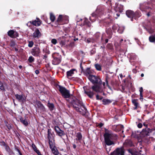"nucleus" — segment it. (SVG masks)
<instances>
[{
    "label": "nucleus",
    "instance_id": "1",
    "mask_svg": "<svg viewBox=\"0 0 155 155\" xmlns=\"http://www.w3.org/2000/svg\"><path fill=\"white\" fill-rule=\"evenodd\" d=\"M88 78L89 81L94 85L91 87L92 91L90 89L87 88L84 92L89 97H92L94 94L93 91H94L97 93H100L104 95L103 90L105 88V83L102 81L99 76L90 75H89Z\"/></svg>",
    "mask_w": 155,
    "mask_h": 155
},
{
    "label": "nucleus",
    "instance_id": "2",
    "mask_svg": "<svg viewBox=\"0 0 155 155\" xmlns=\"http://www.w3.org/2000/svg\"><path fill=\"white\" fill-rule=\"evenodd\" d=\"M65 98L67 101L72 104L74 109L82 115H84L87 113V110L81 101L76 97Z\"/></svg>",
    "mask_w": 155,
    "mask_h": 155
},
{
    "label": "nucleus",
    "instance_id": "3",
    "mask_svg": "<svg viewBox=\"0 0 155 155\" xmlns=\"http://www.w3.org/2000/svg\"><path fill=\"white\" fill-rule=\"evenodd\" d=\"M104 137L105 143L108 146L114 144L113 140H116L118 138L116 134L109 132L105 133L104 135Z\"/></svg>",
    "mask_w": 155,
    "mask_h": 155
},
{
    "label": "nucleus",
    "instance_id": "4",
    "mask_svg": "<svg viewBox=\"0 0 155 155\" xmlns=\"http://www.w3.org/2000/svg\"><path fill=\"white\" fill-rule=\"evenodd\" d=\"M56 87L63 97H71L72 94H70L69 90L67 89L65 87L59 84H57Z\"/></svg>",
    "mask_w": 155,
    "mask_h": 155
},
{
    "label": "nucleus",
    "instance_id": "5",
    "mask_svg": "<svg viewBox=\"0 0 155 155\" xmlns=\"http://www.w3.org/2000/svg\"><path fill=\"white\" fill-rule=\"evenodd\" d=\"M53 59L52 61V64L56 65L59 64L61 62V55L58 53H54L52 54Z\"/></svg>",
    "mask_w": 155,
    "mask_h": 155
},
{
    "label": "nucleus",
    "instance_id": "6",
    "mask_svg": "<svg viewBox=\"0 0 155 155\" xmlns=\"http://www.w3.org/2000/svg\"><path fill=\"white\" fill-rule=\"evenodd\" d=\"M132 83L130 81L125 82L121 86V91L123 92H126L129 91V89L132 87Z\"/></svg>",
    "mask_w": 155,
    "mask_h": 155
},
{
    "label": "nucleus",
    "instance_id": "7",
    "mask_svg": "<svg viewBox=\"0 0 155 155\" xmlns=\"http://www.w3.org/2000/svg\"><path fill=\"white\" fill-rule=\"evenodd\" d=\"M40 52V49L38 46H35L32 48L31 51V54L35 57L39 56Z\"/></svg>",
    "mask_w": 155,
    "mask_h": 155
},
{
    "label": "nucleus",
    "instance_id": "8",
    "mask_svg": "<svg viewBox=\"0 0 155 155\" xmlns=\"http://www.w3.org/2000/svg\"><path fill=\"white\" fill-rule=\"evenodd\" d=\"M32 35V37L33 38L35 39H38L41 38L42 36V34L38 28H35V30Z\"/></svg>",
    "mask_w": 155,
    "mask_h": 155
},
{
    "label": "nucleus",
    "instance_id": "9",
    "mask_svg": "<svg viewBox=\"0 0 155 155\" xmlns=\"http://www.w3.org/2000/svg\"><path fill=\"white\" fill-rule=\"evenodd\" d=\"M140 8L142 11H148V9H151L150 7L148 6V3L144 2L141 3L140 4Z\"/></svg>",
    "mask_w": 155,
    "mask_h": 155
},
{
    "label": "nucleus",
    "instance_id": "10",
    "mask_svg": "<svg viewBox=\"0 0 155 155\" xmlns=\"http://www.w3.org/2000/svg\"><path fill=\"white\" fill-rule=\"evenodd\" d=\"M8 35L12 38H15L19 36V34L17 31L13 30H10L7 32Z\"/></svg>",
    "mask_w": 155,
    "mask_h": 155
},
{
    "label": "nucleus",
    "instance_id": "11",
    "mask_svg": "<svg viewBox=\"0 0 155 155\" xmlns=\"http://www.w3.org/2000/svg\"><path fill=\"white\" fill-rule=\"evenodd\" d=\"M97 12L96 13H93L91 14V17L89 18V19L92 22L96 20V19L97 17H100L102 15V12H100V13L97 14Z\"/></svg>",
    "mask_w": 155,
    "mask_h": 155
},
{
    "label": "nucleus",
    "instance_id": "12",
    "mask_svg": "<svg viewBox=\"0 0 155 155\" xmlns=\"http://www.w3.org/2000/svg\"><path fill=\"white\" fill-rule=\"evenodd\" d=\"M54 129L57 134L59 136L61 137L62 136L65 135V134L64 131L61 130L59 127L55 126Z\"/></svg>",
    "mask_w": 155,
    "mask_h": 155
},
{
    "label": "nucleus",
    "instance_id": "13",
    "mask_svg": "<svg viewBox=\"0 0 155 155\" xmlns=\"http://www.w3.org/2000/svg\"><path fill=\"white\" fill-rule=\"evenodd\" d=\"M100 23L106 27H108L111 23V20L109 18H106L101 20Z\"/></svg>",
    "mask_w": 155,
    "mask_h": 155
},
{
    "label": "nucleus",
    "instance_id": "14",
    "mask_svg": "<svg viewBox=\"0 0 155 155\" xmlns=\"http://www.w3.org/2000/svg\"><path fill=\"white\" fill-rule=\"evenodd\" d=\"M29 23L36 26H39L41 24V21L38 18H36V20H35L32 21H30L28 22V23Z\"/></svg>",
    "mask_w": 155,
    "mask_h": 155
},
{
    "label": "nucleus",
    "instance_id": "15",
    "mask_svg": "<svg viewBox=\"0 0 155 155\" xmlns=\"http://www.w3.org/2000/svg\"><path fill=\"white\" fill-rule=\"evenodd\" d=\"M96 100H102V103L106 105L111 103L112 101L109 100L107 98H103V97H96Z\"/></svg>",
    "mask_w": 155,
    "mask_h": 155
},
{
    "label": "nucleus",
    "instance_id": "16",
    "mask_svg": "<svg viewBox=\"0 0 155 155\" xmlns=\"http://www.w3.org/2000/svg\"><path fill=\"white\" fill-rule=\"evenodd\" d=\"M64 18L62 15H59L57 21L55 22V24L57 25H62L64 24L63 22Z\"/></svg>",
    "mask_w": 155,
    "mask_h": 155
},
{
    "label": "nucleus",
    "instance_id": "17",
    "mask_svg": "<svg viewBox=\"0 0 155 155\" xmlns=\"http://www.w3.org/2000/svg\"><path fill=\"white\" fill-rule=\"evenodd\" d=\"M134 12L130 10H127L126 12V14L129 18H131V20L133 21L134 18Z\"/></svg>",
    "mask_w": 155,
    "mask_h": 155
},
{
    "label": "nucleus",
    "instance_id": "18",
    "mask_svg": "<svg viewBox=\"0 0 155 155\" xmlns=\"http://www.w3.org/2000/svg\"><path fill=\"white\" fill-rule=\"evenodd\" d=\"M93 71L91 69V67H88L84 70L83 73L86 76H88L93 73Z\"/></svg>",
    "mask_w": 155,
    "mask_h": 155
},
{
    "label": "nucleus",
    "instance_id": "19",
    "mask_svg": "<svg viewBox=\"0 0 155 155\" xmlns=\"http://www.w3.org/2000/svg\"><path fill=\"white\" fill-rule=\"evenodd\" d=\"M20 121L25 126H27L28 125V123L26 118H23L21 116L19 117Z\"/></svg>",
    "mask_w": 155,
    "mask_h": 155
},
{
    "label": "nucleus",
    "instance_id": "20",
    "mask_svg": "<svg viewBox=\"0 0 155 155\" xmlns=\"http://www.w3.org/2000/svg\"><path fill=\"white\" fill-rule=\"evenodd\" d=\"M141 16V14L139 10H137L135 12H134V18L136 20Z\"/></svg>",
    "mask_w": 155,
    "mask_h": 155
},
{
    "label": "nucleus",
    "instance_id": "21",
    "mask_svg": "<svg viewBox=\"0 0 155 155\" xmlns=\"http://www.w3.org/2000/svg\"><path fill=\"white\" fill-rule=\"evenodd\" d=\"M152 131V129L147 128L145 129H143L142 130V132L144 134L146 135H148V134L151 133Z\"/></svg>",
    "mask_w": 155,
    "mask_h": 155
},
{
    "label": "nucleus",
    "instance_id": "22",
    "mask_svg": "<svg viewBox=\"0 0 155 155\" xmlns=\"http://www.w3.org/2000/svg\"><path fill=\"white\" fill-rule=\"evenodd\" d=\"M100 35L101 34L100 33L97 32L93 36V37L94 38V39L96 42H97L99 39Z\"/></svg>",
    "mask_w": 155,
    "mask_h": 155
},
{
    "label": "nucleus",
    "instance_id": "23",
    "mask_svg": "<svg viewBox=\"0 0 155 155\" xmlns=\"http://www.w3.org/2000/svg\"><path fill=\"white\" fill-rule=\"evenodd\" d=\"M76 137L77 138H76V140H79V142H81L82 138V136L81 133H78L76 134Z\"/></svg>",
    "mask_w": 155,
    "mask_h": 155
},
{
    "label": "nucleus",
    "instance_id": "24",
    "mask_svg": "<svg viewBox=\"0 0 155 155\" xmlns=\"http://www.w3.org/2000/svg\"><path fill=\"white\" fill-rule=\"evenodd\" d=\"M75 69H73L67 72V76L68 77H71L74 74V71H75Z\"/></svg>",
    "mask_w": 155,
    "mask_h": 155
},
{
    "label": "nucleus",
    "instance_id": "25",
    "mask_svg": "<svg viewBox=\"0 0 155 155\" xmlns=\"http://www.w3.org/2000/svg\"><path fill=\"white\" fill-rule=\"evenodd\" d=\"M84 25H86L88 26L89 27H90L91 26V24L90 22L88 20L87 18H85L84 21L82 26Z\"/></svg>",
    "mask_w": 155,
    "mask_h": 155
},
{
    "label": "nucleus",
    "instance_id": "26",
    "mask_svg": "<svg viewBox=\"0 0 155 155\" xmlns=\"http://www.w3.org/2000/svg\"><path fill=\"white\" fill-rule=\"evenodd\" d=\"M48 106L51 111L53 110L54 109V106L53 104L50 103L49 101L48 102Z\"/></svg>",
    "mask_w": 155,
    "mask_h": 155
},
{
    "label": "nucleus",
    "instance_id": "27",
    "mask_svg": "<svg viewBox=\"0 0 155 155\" xmlns=\"http://www.w3.org/2000/svg\"><path fill=\"white\" fill-rule=\"evenodd\" d=\"M132 102L135 106L134 109H136L137 108L138 105V103L137 102V100L135 99H132Z\"/></svg>",
    "mask_w": 155,
    "mask_h": 155
},
{
    "label": "nucleus",
    "instance_id": "28",
    "mask_svg": "<svg viewBox=\"0 0 155 155\" xmlns=\"http://www.w3.org/2000/svg\"><path fill=\"white\" fill-rule=\"evenodd\" d=\"M53 153L55 155H58L59 154V152L56 148L55 147L54 148L51 149Z\"/></svg>",
    "mask_w": 155,
    "mask_h": 155
},
{
    "label": "nucleus",
    "instance_id": "29",
    "mask_svg": "<svg viewBox=\"0 0 155 155\" xmlns=\"http://www.w3.org/2000/svg\"><path fill=\"white\" fill-rule=\"evenodd\" d=\"M106 32L109 35V36H110V37H111V35L112 34V31L111 28H106Z\"/></svg>",
    "mask_w": 155,
    "mask_h": 155
},
{
    "label": "nucleus",
    "instance_id": "30",
    "mask_svg": "<svg viewBox=\"0 0 155 155\" xmlns=\"http://www.w3.org/2000/svg\"><path fill=\"white\" fill-rule=\"evenodd\" d=\"M49 144L51 149H53V148H54L55 147L54 142L52 141H51V140H49Z\"/></svg>",
    "mask_w": 155,
    "mask_h": 155
},
{
    "label": "nucleus",
    "instance_id": "31",
    "mask_svg": "<svg viewBox=\"0 0 155 155\" xmlns=\"http://www.w3.org/2000/svg\"><path fill=\"white\" fill-rule=\"evenodd\" d=\"M51 129H48V137L49 140H51L52 138V134L51 133Z\"/></svg>",
    "mask_w": 155,
    "mask_h": 155
},
{
    "label": "nucleus",
    "instance_id": "32",
    "mask_svg": "<svg viewBox=\"0 0 155 155\" xmlns=\"http://www.w3.org/2000/svg\"><path fill=\"white\" fill-rule=\"evenodd\" d=\"M16 98L17 100L21 103H23L26 100V97H16Z\"/></svg>",
    "mask_w": 155,
    "mask_h": 155
},
{
    "label": "nucleus",
    "instance_id": "33",
    "mask_svg": "<svg viewBox=\"0 0 155 155\" xmlns=\"http://www.w3.org/2000/svg\"><path fill=\"white\" fill-rule=\"evenodd\" d=\"M0 90L2 91H5V88L2 83L0 81Z\"/></svg>",
    "mask_w": 155,
    "mask_h": 155
},
{
    "label": "nucleus",
    "instance_id": "34",
    "mask_svg": "<svg viewBox=\"0 0 155 155\" xmlns=\"http://www.w3.org/2000/svg\"><path fill=\"white\" fill-rule=\"evenodd\" d=\"M86 42L88 43H89L90 42L94 43L96 42L93 37L90 38H89L87 39L86 40Z\"/></svg>",
    "mask_w": 155,
    "mask_h": 155
},
{
    "label": "nucleus",
    "instance_id": "35",
    "mask_svg": "<svg viewBox=\"0 0 155 155\" xmlns=\"http://www.w3.org/2000/svg\"><path fill=\"white\" fill-rule=\"evenodd\" d=\"M95 67L97 70L99 71H101V66L98 64H95Z\"/></svg>",
    "mask_w": 155,
    "mask_h": 155
},
{
    "label": "nucleus",
    "instance_id": "36",
    "mask_svg": "<svg viewBox=\"0 0 155 155\" xmlns=\"http://www.w3.org/2000/svg\"><path fill=\"white\" fill-rule=\"evenodd\" d=\"M119 149H120L118 148L115 151H114L113 152L111 153V155H119Z\"/></svg>",
    "mask_w": 155,
    "mask_h": 155
},
{
    "label": "nucleus",
    "instance_id": "37",
    "mask_svg": "<svg viewBox=\"0 0 155 155\" xmlns=\"http://www.w3.org/2000/svg\"><path fill=\"white\" fill-rule=\"evenodd\" d=\"M136 55L134 54L131 53L130 55V58L131 59L135 60L136 59Z\"/></svg>",
    "mask_w": 155,
    "mask_h": 155
},
{
    "label": "nucleus",
    "instance_id": "38",
    "mask_svg": "<svg viewBox=\"0 0 155 155\" xmlns=\"http://www.w3.org/2000/svg\"><path fill=\"white\" fill-rule=\"evenodd\" d=\"M55 16L52 13L50 14V19L51 22H54L55 20Z\"/></svg>",
    "mask_w": 155,
    "mask_h": 155
},
{
    "label": "nucleus",
    "instance_id": "39",
    "mask_svg": "<svg viewBox=\"0 0 155 155\" xmlns=\"http://www.w3.org/2000/svg\"><path fill=\"white\" fill-rule=\"evenodd\" d=\"M149 40L150 42H154L155 41V37L154 36H151L149 37Z\"/></svg>",
    "mask_w": 155,
    "mask_h": 155
},
{
    "label": "nucleus",
    "instance_id": "40",
    "mask_svg": "<svg viewBox=\"0 0 155 155\" xmlns=\"http://www.w3.org/2000/svg\"><path fill=\"white\" fill-rule=\"evenodd\" d=\"M118 8L119 10V11L120 12H122L123 11L124 9L123 6L121 5H118Z\"/></svg>",
    "mask_w": 155,
    "mask_h": 155
},
{
    "label": "nucleus",
    "instance_id": "41",
    "mask_svg": "<svg viewBox=\"0 0 155 155\" xmlns=\"http://www.w3.org/2000/svg\"><path fill=\"white\" fill-rule=\"evenodd\" d=\"M28 46L29 48H31L33 47L34 43L33 41H28Z\"/></svg>",
    "mask_w": 155,
    "mask_h": 155
},
{
    "label": "nucleus",
    "instance_id": "42",
    "mask_svg": "<svg viewBox=\"0 0 155 155\" xmlns=\"http://www.w3.org/2000/svg\"><path fill=\"white\" fill-rule=\"evenodd\" d=\"M107 47L110 50H112L113 49V46L111 43H108L107 44Z\"/></svg>",
    "mask_w": 155,
    "mask_h": 155
},
{
    "label": "nucleus",
    "instance_id": "43",
    "mask_svg": "<svg viewBox=\"0 0 155 155\" xmlns=\"http://www.w3.org/2000/svg\"><path fill=\"white\" fill-rule=\"evenodd\" d=\"M35 60V58L32 56H30L28 58V61L30 63H31L34 62Z\"/></svg>",
    "mask_w": 155,
    "mask_h": 155
},
{
    "label": "nucleus",
    "instance_id": "44",
    "mask_svg": "<svg viewBox=\"0 0 155 155\" xmlns=\"http://www.w3.org/2000/svg\"><path fill=\"white\" fill-rule=\"evenodd\" d=\"M123 31L124 30L122 28L118 27L117 31L118 32V33L121 34L123 32Z\"/></svg>",
    "mask_w": 155,
    "mask_h": 155
},
{
    "label": "nucleus",
    "instance_id": "45",
    "mask_svg": "<svg viewBox=\"0 0 155 155\" xmlns=\"http://www.w3.org/2000/svg\"><path fill=\"white\" fill-rule=\"evenodd\" d=\"M15 45V42L13 40H12L10 41V46L11 47H14Z\"/></svg>",
    "mask_w": 155,
    "mask_h": 155
},
{
    "label": "nucleus",
    "instance_id": "46",
    "mask_svg": "<svg viewBox=\"0 0 155 155\" xmlns=\"http://www.w3.org/2000/svg\"><path fill=\"white\" fill-rule=\"evenodd\" d=\"M119 155H124V149L122 148L119 149Z\"/></svg>",
    "mask_w": 155,
    "mask_h": 155
},
{
    "label": "nucleus",
    "instance_id": "47",
    "mask_svg": "<svg viewBox=\"0 0 155 155\" xmlns=\"http://www.w3.org/2000/svg\"><path fill=\"white\" fill-rule=\"evenodd\" d=\"M118 28V26H117V25H114L113 26L112 28V29L115 32V31H116L117 30Z\"/></svg>",
    "mask_w": 155,
    "mask_h": 155
},
{
    "label": "nucleus",
    "instance_id": "48",
    "mask_svg": "<svg viewBox=\"0 0 155 155\" xmlns=\"http://www.w3.org/2000/svg\"><path fill=\"white\" fill-rule=\"evenodd\" d=\"M139 91L140 92V97H143V88L141 87L140 88Z\"/></svg>",
    "mask_w": 155,
    "mask_h": 155
},
{
    "label": "nucleus",
    "instance_id": "49",
    "mask_svg": "<svg viewBox=\"0 0 155 155\" xmlns=\"http://www.w3.org/2000/svg\"><path fill=\"white\" fill-rule=\"evenodd\" d=\"M51 42L54 45H55L57 43V41L56 39H52L51 40Z\"/></svg>",
    "mask_w": 155,
    "mask_h": 155
},
{
    "label": "nucleus",
    "instance_id": "50",
    "mask_svg": "<svg viewBox=\"0 0 155 155\" xmlns=\"http://www.w3.org/2000/svg\"><path fill=\"white\" fill-rule=\"evenodd\" d=\"M5 148V149L8 152H9L10 151V149L9 147L6 145L4 147Z\"/></svg>",
    "mask_w": 155,
    "mask_h": 155
},
{
    "label": "nucleus",
    "instance_id": "51",
    "mask_svg": "<svg viewBox=\"0 0 155 155\" xmlns=\"http://www.w3.org/2000/svg\"><path fill=\"white\" fill-rule=\"evenodd\" d=\"M32 148L33 149L35 152H36V151H37V150H38L37 149V148H36L35 145V144H32Z\"/></svg>",
    "mask_w": 155,
    "mask_h": 155
},
{
    "label": "nucleus",
    "instance_id": "52",
    "mask_svg": "<svg viewBox=\"0 0 155 155\" xmlns=\"http://www.w3.org/2000/svg\"><path fill=\"white\" fill-rule=\"evenodd\" d=\"M75 45V43L74 41H72L69 44V46L71 48L73 47Z\"/></svg>",
    "mask_w": 155,
    "mask_h": 155
},
{
    "label": "nucleus",
    "instance_id": "53",
    "mask_svg": "<svg viewBox=\"0 0 155 155\" xmlns=\"http://www.w3.org/2000/svg\"><path fill=\"white\" fill-rule=\"evenodd\" d=\"M108 77H107V76L106 77V78H105V81H106V85H107L108 87L109 88H110V86L108 85Z\"/></svg>",
    "mask_w": 155,
    "mask_h": 155
},
{
    "label": "nucleus",
    "instance_id": "54",
    "mask_svg": "<svg viewBox=\"0 0 155 155\" xmlns=\"http://www.w3.org/2000/svg\"><path fill=\"white\" fill-rule=\"evenodd\" d=\"M37 104H38V106L39 107H44V106L41 103L40 101H38L37 102Z\"/></svg>",
    "mask_w": 155,
    "mask_h": 155
},
{
    "label": "nucleus",
    "instance_id": "55",
    "mask_svg": "<svg viewBox=\"0 0 155 155\" xmlns=\"http://www.w3.org/2000/svg\"><path fill=\"white\" fill-rule=\"evenodd\" d=\"M80 68L81 69V73H84L85 69H84L82 65V63H81L80 64Z\"/></svg>",
    "mask_w": 155,
    "mask_h": 155
},
{
    "label": "nucleus",
    "instance_id": "56",
    "mask_svg": "<svg viewBox=\"0 0 155 155\" xmlns=\"http://www.w3.org/2000/svg\"><path fill=\"white\" fill-rule=\"evenodd\" d=\"M96 51L95 49H93L91 51V55H92L95 53Z\"/></svg>",
    "mask_w": 155,
    "mask_h": 155
},
{
    "label": "nucleus",
    "instance_id": "57",
    "mask_svg": "<svg viewBox=\"0 0 155 155\" xmlns=\"http://www.w3.org/2000/svg\"><path fill=\"white\" fill-rule=\"evenodd\" d=\"M0 143H1L2 145L4 147L7 144L5 143V142L4 141H2L0 142Z\"/></svg>",
    "mask_w": 155,
    "mask_h": 155
},
{
    "label": "nucleus",
    "instance_id": "58",
    "mask_svg": "<svg viewBox=\"0 0 155 155\" xmlns=\"http://www.w3.org/2000/svg\"><path fill=\"white\" fill-rule=\"evenodd\" d=\"M97 126L99 127H101L103 126L104 124L102 123H101L100 124H99L98 125L97 124Z\"/></svg>",
    "mask_w": 155,
    "mask_h": 155
},
{
    "label": "nucleus",
    "instance_id": "59",
    "mask_svg": "<svg viewBox=\"0 0 155 155\" xmlns=\"http://www.w3.org/2000/svg\"><path fill=\"white\" fill-rule=\"evenodd\" d=\"M137 127L139 128H141L142 127V124L141 123H139L137 125Z\"/></svg>",
    "mask_w": 155,
    "mask_h": 155
},
{
    "label": "nucleus",
    "instance_id": "60",
    "mask_svg": "<svg viewBox=\"0 0 155 155\" xmlns=\"http://www.w3.org/2000/svg\"><path fill=\"white\" fill-rule=\"evenodd\" d=\"M151 9H148V11H149V12H148L147 13V15L148 17L150 16V12Z\"/></svg>",
    "mask_w": 155,
    "mask_h": 155
},
{
    "label": "nucleus",
    "instance_id": "61",
    "mask_svg": "<svg viewBox=\"0 0 155 155\" xmlns=\"http://www.w3.org/2000/svg\"><path fill=\"white\" fill-rule=\"evenodd\" d=\"M132 71L135 74L137 72V70L136 68H134L133 69Z\"/></svg>",
    "mask_w": 155,
    "mask_h": 155
},
{
    "label": "nucleus",
    "instance_id": "62",
    "mask_svg": "<svg viewBox=\"0 0 155 155\" xmlns=\"http://www.w3.org/2000/svg\"><path fill=\"white\" fill-rule=\"evenodd\" d=\"M35 72L37 75L38 74L40 73L39 70H36L35 71Z\"/></svg>",
    "mask_w": 155,
    "mask_h": 155
},
{
    "label": "nucleus",
    "instance_id": "63",
    "mask_svg": "<svg viewBox=\"0 0 155 155\" xmlns=\"http://www.w3.org/2000/svg\"><path fill=\"white\" fill-rule=\"evenodd\" d=\"M38 155H42L41 153H40V152H39V151L38 150H37V151H36L35 152Z\"/></svg>",
    "mask_w": 155,
    "mask_h": 155
},
{
    "label": "nucleus",
    "instance_id": "64",
    "mask_svg": "<svg viewBox=\"0 0 155 155\" xmlns=\"http://www.w3.org/2000/svg\"><path fill=\"white\" fill-rule=\"evenodd\" d=\"M128 151L129 153H131L132 155H133V153L132 152V150H128Z\"/></svg>",
    "mask_w": 155,
    "mask_h": 155
}]
</instances>
